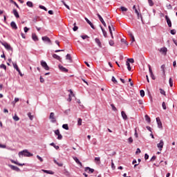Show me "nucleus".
Here are the masks:
<instances>
[{
    "label": "nucleus",
    "instance_id": "1",
    "mask_svg": "<svg viewBox=\"0 0 177 177\" xmlns=\"http://www.w3.org/2000/svg\"><path fill=\"white\" fill-rule=\"evenodd\" d=\"M19 156H24V157H32V153H30L27 149L19 152Z\"/></svg>",
    "mask_w": 177,
    "mask_h": 177
},
{
    "label": "nucleus",
    "instance_id": "2",
    "mask_svg": "<svg viewBox=\"0 0 177 177\" xmlns=\"http://www.w3.org/2000/svg\"><path fill=\"white\" fill-rule=\"evenodd\" d=\"M1 45L7 49V50H12V47L10 46V44H8V42L4 41V42H1Z\"/></svg>",
    "mask_w": 177,
    "mask_h": 177
},
{
    "label": "nucleus",
    "instance_id": "3",
    "mask_svg": "<svg viewBox=\"0 0 177 177\" xmlns=\"http://www.w3.org/2000/svg\"><path fill=\"white\" fill-rule=\"evenodd\" d=\"M41 39L45 42V44H49L50 45L52 44V41H50V39L47 36L42 37Z\"/></svg>",
    "mask_w": 177,
    "mask_h": 177
},
{
    "label": "nucleus",
    "instance_id": "4",
    "mask_svg": "<svg viewBox=\"0 0 177 177\" xmlns=\"http://www.w3.org/2000/svg\"><path fill=\"white\" fill-rule=\"evenodd\" d=\"M41 66L42 68H44L46 71H48L49 70V66H48V64H46V62L45 61H41Z\"/></svg>",
    "mask_w": 177,
    "mask_h": 177
},
{
    "label": "nucleus",
    "instance_id": "5",
    "mask_svg": "<svg viewBox=\"0 0 177 177\" xmlns=\"http://www.w3.org/2000/svg\"><path fill=\"white\" fill-rule=\"evenodd\" d=\"M54 132L57 136V139H58V140H62L63 139V136L60 134V131H59V129L55 130Z\"/></svg>",
    "mask_w": 177,
    "mask_h": 177
},
{
    "label": "nucleus",
    "instance_id": "6",
    "mask_svg": "<svg viewBox=\"0 0 177 177\" xmlns=\"http://www.w3.org/2000/svg\"><path fill=\"white\" fill-rule=\"evenodd\" d=\"M50 122L55 124L56 122V117H55V113L51 112L49 117Z\"/></svg>",
    "mask_w": 177,
    "mask_h": 177
},
{
    "label": "nucleus",
    "instance_id": "7",
    "mask_svg": "<svg viewBox=\"0 0 177 177\" xmlns=\"http://www.w3.org/2000/svg\"><path fill=\"white\" fill-rule=\"evenodd\" d=\"M157 147L159 149L160 151H162L164 147V140H160V142L157 145Z\"/></svg>",
    "mask_w": 177,
    "mask_h": 177
},
{
    "label": "nucleus",
    "instance_id": "8",
    "mask_svg": "<svg viewBox=\"0 0 177 177\" xmlns=\"http://www.w3.org/2000/svg\"><path fill=\"white\" fill-rule=\"evenodd\" d=\"M159 52H160L162 55H164V56H167V52H168V48H167V47H162L159 50Z\"/></svg>",
    "mask_w": 177,
    "mask_h": 177
},
{
    "label": "nucleus",
    "instance_id": "9",
    "mask_svg": "<svg viewBox=\"0 0 177 177\" xmlns=\"http://www.w3.org/2000/svg\"><path fill=\"white\" fill-rule=\"evenodd\" d=\"M8 167L12 169V171H16L17 172H19L20 169L13 165H8Z\"/></svg>",
    "mask_w": 177,
    "mask_h": 177
},
{
    "label": "nucleus",
    "instance_id": "10",
    "mask_svg": "<svg viewBox=\"0 0 177 177\" xmlns=\"http://www.w3.org/2000/svg\"><path fill=\"white\" fill-rule=\"evenodd\" d=\"M97 17L99 18V20L101 21L102 24H103L104 27H107L106 25V22H104V20L103 19V17H102L100 14H97Z\"/></svg>",
    "mask_w": 177,
    "mask_h": 177
},
{
    "label": "nucleus",
    "instance_id": "11",
    "mask_svg": "<svg viewBox=\"0 0 177 177\" xmlns=\"http://www.w3.org/2000/svg\"><path fill=\"white\" fill-rule=\"evenodd\" d=\"M84 171H85L86 172H88V174H93V172H95V169H91V168L89 167H85Z\"/></svg>",
    "mask_w": 177,
    "mask_h": 177
},
{
    "label": "nucleus",
    "instance_id": "12",
    "mask_svg": "<svg viewBox=\"0 0 177 177\" xmlns=\"http://www.w3.org/2000/svg\"><path fill=\"white\" fill-rule=\"evenodd\" d=\"M165 19L167 23V26H169V27H172V22L171 21V19H169V17H168V15L165 16Z\"/></svg>",
    "mask_w": 177,
    "mask_h": 177
},
{
    "label": "nucleus",
    "instance_id": "13",
    "mask_svg": "<svg viewBox=\"0 0 177 177\" xmlns=\"http://www.w3.org/2000/svg\"><path fill=\"white\" fill-rule=\"evenodd\" d=\"M156 122L158 128H162V123L161 122L160 118H156Z\"/></svg>",
    "mask_w": 177,
    "mask_h": 177
},
{
    "label": "nucleus",
    "instance_id": "14",
    "mask_svg": "<svg viewBox=\"0 0 177 177\" xmlns=\"http://www.w3.org/2000/svg\"><path fill=\"white\" fill-rule=\"evenodd\" d=\"M121 115L124 121H127L128 120V116L127 115V113H125V111H122L121 112Z\"/></svg>",
    "mask_w": 177,
    "mask_h": 177
},
{
    "label": "nucleus",
    "instance_id": "15",
    "mask_svg": "<svg viewBox=\"0 0 177 177\" xmlns=\"http://www.w3.org/2000/svg\"><path fill=\"white\" fill-rule=\"evenodd\" d=\"M86 23H88V24H89V26L91 27V28H93V30H95V26H93V24H92V22H91V21H89V19L86 17L84 18Z\"/></svg>",
    "mask_w": 177,
    "mask_h": 177
},
{
    "label": "nucleus",
    "instance_id": "16",
    "mask_svg": "<svg viewBox=\"0 0 177 177\" xmlns=\"http://www.w3.org/2000/svg\"><path fill=\"white\" fill-rule=\"evenodd\" d=\"M10 26L12 27V30H17V25L16 24V22L12 21L10 23Z\"/></svg>",
    "mask_w": 177,
    "mask_h": 177
},
{
    "label": "nucleus",
    "instance_id": "17",
    "mask_svg": "<svg viewBox=\"0 0 177 177\" xmlns=\"http://www.w3.org/2000/svg\"><path fill=\"white\" fill-rule=\"evenodd\" d=\"M73 160H74V161H75V162H76L77 164H78L80 167H82V162H81L80 161V160L78 159V158L74 156V157H73Z\"/></svg>",
    "mask_w": 177,
    "mask_h": 177
},
{
    "label": "nucleus",
    "instance_id": "18",
    "mask_svg": "<svg viewBox=\"0 0 177 177\" xmlns=\"http://www.w3.org/2000/svg\"><path fill=\"white\" fill-rule=\"evenodd\" d=\"M12 13H13L14 16H15L17 19H19V17H20V15H19V12H17V10L14 9V10H12Z\"/></svg>",
    "mask_w": 177,
    "mask_h": 177
},
{
    "label": "nucleus",
    "instance_id": "19",
    "mask_svg": "<svg viewBox=\"0 0 177 177\" xmlns=\"http://www.w3.org/2000/svg\"><path fill=\"white\" fill-rule=\"evenodd\" d=\"M95 44H97L99 48H102V42L100 41V39H99V38H95Z\"/></svg>",
    "mask_w": 177,
    "mask_h": 177
},
{
    "label": "nucleus",
    "instance_id": "20",
    "mask_svg": "<svg viewBox=\"0 0 177 177\" xmlns=\"http://www.w3.org/2000/svg\"><path fill=\"white\" fill-rule=\"evenodd\" d=\"M41 171L44 172V174H48L49 175H53L55 174V172H53L52 170L42 169Z\"/></svg>",
    "mask_w": 177,
    "mask_h": 177
},
{
    "label": "nucleus",
    "instance_id": "21",
    "mask_svg": "<svg viewBox=\"0 0 177 177\" xmlns=\"http://www.w3.org/2000/svg\"><path fill=\"white\" fill-rule=\"evenodd\" d=\"M32 39L33 41H35V42H37V41H39L38 36H37V35H36L35 33H32Z\"/></svg>",
    "mask_w": 177,
    "mask_h": 177
},
{
    "label": "nucleus",
    "instance_id": "22",
    "mask_svg": "<svg viewBox=\"0 0 177 177\" xmlns=\"http://www.w3.org/2000/svg\"><path fill=\"white\" fill-rule=\"evenodd\" d=\"M100 28L102 31L103 35L105 38H107V32H106V30H104V29L103 28V27L102 26H100Z\"/></svg>",
    "mask_w": 177,
    "mask_h": 177
},
{
    "label": "nucleus",
    "instance_id": "23",
    "mask_svg": "<svg viewBox=\"0 0 177 177\" xmlns=\"http://www.w3.org/2000/svg\"><path fill=\"white\" fill-rule=\"evenodd\" d=\"M59 70H61V71H64V73H67V71H68V69L66 68L63 66H59Z\"/></svg>",
    "mask_w": 177,
    "mask_h": 177
},
{
    "label": "nucleus",
    "instance_id": "24",
    "mask_svg": "<svg viewBox=\"0 0 177 177\" xmlns=\"http://www.w3.org/2000/svg\"><path fill=\"white\" fill-rule=\"evenodd\" d=\"M53 162H55V164L58 165V167H63V164L62 162H58V161L56 160V159H54Z\"/></svg>",
    "mask_w": 177,
    "mask_h": 177
},
{
    "label": "nucleus",
    "instance_id": "25",
    "mask_svg": "<svg viewBox=\"0 0 177 177\" xmlns=\"http://www.w3.org/2000/svg\"><path fill=\"white\" fill-rule=\"evenodd\" d=\"M169 86H170L171 87H173V86H174V80H172V77H170V78H169Z\"/></svg>",
    "mask_w": 177,
    "mask_h": 177
},
{
    "label": "nucleus",
    "instance_id": "26",
    "mask_svg": "<svg viewBox=\"0 0 177 177\" xmlns=\"http://www.w3.org/2000/svg\"><path fill=\"white\" fill-rule=\"evenodd\" d=\"M126 66H127V70L129 71H131V64H129V62L128 61H127V62H126Z\"/></svg>",
    "mask_w": 177,
    "mask_h": 177
},
{
    "label": "nucleus",
    "instance_id": "27",
    "mask_svg": "<svg viewBox=\"0 0 177 177\" xmlns=\"http://www.w3.org/2000/svg\"><path fill=\"white\" fill-rule=\"evenodd\" d=\"M53 57L54 58V59H56L57 60H60V56H59V55H57V54H53Z\"/></svg>",
    "mask_w": 177,
    "mask_h": 177
},
{
    "label": "nucleus",
    "instance_id": "28",
    "mask_svg": "<svg viewBox=\"0 0 177 177\" xmlns=\"http://www.w3.org/2000/svg\"><path fill=\"white\" fill-rule=\"evenodd\" d=\"M50 146H53L55 148V150H59V145H55L54 142L50 144Z\"/></svg>",
    "mask_w": 177,
    "mask_h": 177
},
{
    "label": "nucleus",
    "instance_id": "29",
    "mask_svg": "<svg viewBox=\"0 0 177 177\" xmlns=\"http://www.w3.org/2000/svg\"><path fill=\"white\" fill-rule=\"evenodd\" d=\"M64 175H65L66 176H70V172L65 169L64 170Z\"/></svg>",
    "mask_w": 177,
    "mask_h": 177
},
{
    "label": "nucleus",
    "instance_id": "30",
    "mask_svg": "<svg viewBox=\"0 0 177 177\" xmlns=\"http://www.w3.org/2000/svg\"><path fill=\"white\" fill-rule=\"evenodd\" d=\"M77 125L79 127H81V125H82V119H81V118L77 119Z\"/></svg>",
    "mask_w": 177,
    "mask_h": 177
},
{
    "label": "nucleus",
    "instance_id": "31",
    "mask_svg": "<svg viewBox=\"0 0 177 177\" xmlns=\"http://www.w3.org/2000/svg\"><path fill=\"white\" fill-rule=\"evenodd\" d=\"M28 117H29V119L32 121V120H34V115H31V113L29 112L28 113Z\"/></svg>",
    "mask_w": 177,
    "mask_h": 177
},
{
    "label": "nucleus",
    "instance_id": "32",
    "mask_svg": "<svg viewBox=\"0 0 177 177\" xmlns=\"http://www.w3.org/2000/svg\"><path fill=\"white\" fill-rule=\"evenodd\" d=\"M12 66H13L14 68H15V70H16L17 71H19V66H17V64H16V63H12Z\"/></svg>",
    "mask_w": 177,
    "mask_h": 177
},
{
    "label": "nucleus",
    "instance_id": "33",
    "mask_svg": "<svg viewBox=\"0 0 177 177\" xmlns=\"http://www.w3.org/2000/svg\"><path fill=\"white\" fill-rule=\"evenodd\" d=\"M10 1L11 2V3H14V5H15V6L19 9L20 7H19V5L17 4V3H16V1H13V0H10Z\"/></svg>",
    "mask_w": 177,
    "mask_h": 177
},
{
    "label": "nucleus",
    "instance_id": "34",
    "mask_svg": "<svg viewBox=\"0 0 177 177\" xmlns=\"http://www.w3.org/2000/svg\"><path fill=\"white\" fill-rule=\"evenodd\" d=\"M62 128H63L64 129H66V131H68V124H63V125H62Z\"/></svg>",
    "mask_w": 177,
    "mask_h": 177
},
{
    "label": "nucleus",
    "instance_id": "35",
    "mask_svg": "<svg viewBox=\"0 0 177 177\" xmlns=\"http://www.w3.org/2000/svg\"><path fill=\"white\" fill-rule=\"evenodd\" d=\"M26 5H27V6H28L29 8H32V6H33L32 2H31V1H27Z\"/></svg>",
    "mask_w": 177,
    "mask_h": 177
},
{
    "label": "nucleus",
    "instance_id": "36",
    "mask_svg": "<svg viewBox=\"0 0 177 177\" xmlns=\"http://www.w3.org/2000/svg\"><path fill=\"white\" fill-rule=\"evenodd\" d=\"M160 68H161L162 73L165 74V64H162V65L160 66Z\"/></svg>",
    "mask_w": 177,
    "mask_h": 177
},
{
    "label": "nucleus",
    "instance_id": "37",
    "mask_svg": "<svg viewBox=\"0 0 177 177\" xmlns=\"http://www.w3.org/2000/svg\"><path fill=\"white\" fill-rule=\"evenodd\" d=\"M12 118L14 121H19V120H20V118H19V116H17V115H15Z\"/></svg>",
    "mask_w": 177,
    "mask_h": 177
},
{
    "label": "nucleus",
    "instance_id": "38",
    "mask_svg": "<svg viewBox=\"0 0 177 177\" xmlns=\"http://www.w3.org/2000/svg\"><path fill=\"white\" fill-rule=\"evenodd\" d=\"M66 60H70V62H71V55L70 54H67L66 56Z\"/></svg>",
    "mask_w": 177,
    "mask_h": 177
},
{
    "label": "nucleus",
    "instance_id": "39",
    "mask_svg": "<svg viewBox=\"0 0 177 177\" xmlns=\"http://www.w3.org/2000/svg\"><path fill=\"white\" fill-rule=\"evenodd\" d=\"M127 62L129 63H135V60L133 59V58H128Z\"/></svg>",
    "mask_w": 177,
    "mask_h": 177
},
{
    "label": "nucleus",
    "instance_id": "40",
    "mask_svg": "<svg viewBox=\"0 0 177 177\" xmlns=\"http://www.w3.org/2000/svg\"><path fill=\"white\" fill-rule=\"evenodd\" d=\"M145 120L147 122H148L149 123H150L151 120H150V117L148 116V115H145Z\"/></svg>",
    "mask_w": 177,
    "mask_h": 177
},
{
    "label": "nucleus",
    "instance_id": "41",
    "mask_svg": "<svg viewBox=\"0 0 177 177\" xmlns=\"http://www.w3.org/2000/svg\"><path fill=\"white\" fill-rule=\"evenodd\" d=\"M120 9H121L122 12H127L128 11V8H127L124 6L120 7Z\"/></svg>",
    "mask_w": 177,
    "mask_h": 177
},
{
    "label": "nucleus",
    "instance_id": "42",
    "mask_svg": "<svg viewBox=\"0 0 177 177\" xmlns=\"http://www.w3.org/2000/svg\"><path fill=\"white\" fill-rule=\"evenodd\" d=\"M140 93L141 97H145V91L144 90H140Z\"/></svg>",
    "mask_w": 177,
    "mask_h": 177
},
{
    "label": "nucleus",
    "instance_id": "43",
    "mask_svg": "<svg viewBox=\"0 0 177 177\" xmlns=\"http://www.w3.org/2000/svg\"><path fill=\"white\" fill-rule=\"evenodd\" d=\"M148 3H149V6H153V5H154L153 0H148Z\"/></svg>",
    "mask_w": 177,
    "mask_h": 177
},
{
    "label": "nucleus",
    "instance_id": "44",
    "mask_svg": "<svg viewBox=\"0 0 177 177\" xmlns=\"http://www.w3.org/2000/svg\"><path fill=\"white\" fill-rule=\"evenodd\" d=\"M128 142L129 145H131V143H133V139L132 138V137L129 138Z\"/></svg>",
    "mask_w": 177,
    "mask_h": 177
},
{
    "label": "nucleus",
    "instance_id": "45",
    "mask_svg": "<svg viewBox=\"0 0 177 177\" xmlns=\"http://www.w3.org/2000/svg\"><path fill=\"white\" fill-rule=\"evenodd\" d=\"M121 42L128 46V42H127V40H125V39H121Z\"/></svg>",
    "mask_w": 177,
    "mask_h": 177
},
{
    "label": "nucleus",
    "instance_id": "46",
    "mask_svg": "<svg viewBox=\"0 0 177 177\" xmlns=\"http://www.w3.org/2000/svg\"><path fill=\"white\" fill-rule=\"evenodd\" d=\"M0 68H3V70L6 71V65L1 64L0 65Z\"/></svg>",
    "mask_w": 177,
    "mask_h": 177
},
{
    "label": "nucleus",
    "instance_id": "47",
    "mask_svg": "<svg viewBox=\"0 0 177 177\" xmlns=\"http://www.w3.org/2000/svg\"><path fill=\"white\" fill-rule=\"evenodd\" d=\"M160 92L161 95H164V96L166 95L165 91H164V89L160 88Z\"/></svg>",
    "mask_w": 177,
    "mask_h": 177
},
{
    "label": "nucleus",
    "instance_id": "48",
    "mask_svg": "<svg viewBox=\"0 0 177 177\" xmlns=\"http://www.w3.org/2000/svg\"><path fill=\"white\" fill-rule=\"evenodd\" d=\"M111 106L112 107V110H113V111H117V108L115 107V106H114L113 104H111Z\"/></svg>",
    "mask_w": 177,
    "mask_h": 177
},
{
    "label": "nucleus",
    "instance_id": "49",
    "mask_svg": "<svg viewBox=\"0 0 177 177\" xmlns=\"http://www.w3.org/2000/svg\"><path fill=\"white\" fill-rule=\"evenodd\" d=\"M170 33L171 34V35H175V34H176V30L173 29L170 31Z\"/></svg>",
    "mask_w": 177,
    "mask_h": 177
},
{
    "label": "nucleus",
    "instance_id": "50",
    "mask_svg": "<svg viewBox=\"0 0 177 177\" xmlns=\"http://www.w3.org/2000/svg\"><path fill=\"white\" fill-rule=\"evenodd\" d=\"M162 107L163 110H167V105L165 104V103L164 102L162 104Z\"/></svg>",
    "mask_w": 177,
    "mask_h": 177
},
{
    "label": "nucleus",
    "instance_id": "51",
    "mask_svg": "<svg viewBox=\"0 0 177 177\" xmlns=\"http://www.w3.org/2000/svg\"><path fill=\"white\" fill-rule=\"evenodd\" d=\"M75 23L73 24L74 27L73 28V31H77L78 30V26H75Z\"/></svg>",
    "mask_w": 177,
    "mask_h": 177
},
{
    "label": "nucleus",
    "instance_id": "52",
    "mask_svg": "<svg viewBox=\"0 0 177 177\" xmlns=\"http://www.w3.org/2000/svg\"><path fill=\"white\" fill-rule=\"evenodd\" d=\"M112 82H114V84H117V80H115V77L114 76L112 77Z\"/></svg>",
    "mask_w": 177,
    "mask_h": 177
},
{
    "label": "nucleus",
    "instance_id": "53",
    "mask_svg": "<svg viewBox=\"0 0 177 177\" xmlns=\"http://www.w3.org/2000/svg\"><path fill=\"white\" fill-rule=\"evenodd\" d=\"M39 8L40 9H43L44 10H45L46 12V10H48V9H46V8L44 6H39Z\"/></svg>",
    "mask_w": 177,
    "mask_h": 177
},
{
    "label": "nucleus",
    "instance_id": "54",
    "mask_svg": "<svg viewBox=\"0 0 177 177\" xmlns=\"http://www.w3.org/2000/svg\"><path fill=\"white\" fill-rule=\"evenodd\" d=\"M62 3L64 5V6H66L67 9L70 10V6L66 4V2H64V1H62Z\"/></svg>",
    "mask_w": 177,
    "mask_h": 177
},
{
    "label": "nucleus",
    "instance_id": "55",
    "mask_svg": "<svg viewBox=\"0 0 177 177\" xmlns=\"http://www.w3.org/2000/svg\"><path fill=\"white\" fill-rule=\"evenodd\" d=\"M109 43L110 46H114V41H113V40H110Z\"/></svg>",
    "mask_w": 177,
    "mask_h": 177
},
{
    "label": "nucleus",
    "instance_id": "56",
    "mask_svg": "<svg viewBox=\"0 0 177 177\" xmlns=\"http://www.w3.org/2000/svg\"><path fill=\"white\" fill-rule=\"evenodd\" d=\"M137 16H138V19H141L142 21H143V19L142 17V14L139 13V15H137Z\"/></svg>",
    "mask_w": 177,
    "mask_h": 177
},
{
    "label": "nucleus",
    "instance_id": "57",
    "mask_svg": "<svg viewBox=\"0 0 177 177\" xmlns=\"http://www.w3.org/2000/svg\"><path fill=\"white\" fill-rule=\"evenodd\" d=\"M37 158H38V160H39V161H40L41 162H42V161H44V159H42V158H41V156H39V155H37Z\"/></svg>",
    "mask_w": 177,
    "mask_h": 177
},
{
    "label": "nucleus",
    "instance_id": "58",
    "mask_svg": "<svg viewBox=\"0 0 177 177\" xmlns=\"http://www.w3.org/2000/svg\"><path fill=\"white\" fill-rule=\"evenodd\" d=\"M29 30H30V28H28L27 27H24V32H28Z\"/></svg>",
    "mask_w": 177,
    "mask_h": 177
},
{
    "label": "nucleus",
    "instance_id": "59",
    "mask_svg": "<svg viewBox=\"0 0 177 177\" xmlns=\"http://www.w3.org/2000/svg\"><path fill=\"white\" fill-rule=\"evenodd\" d=\"M0 149H6V145L0 144Z\"/></svg>",
    "mask_w": 177,
    "mask_h": 177
},
{
    "label": "nucleus",
    "instance_id": "60",
    "mask_svg": "<svg viewBox=\"0 0 177 177\" xmlns=\"http://www.w3.org/2000/svg\"><path fill=\"white\" fill-rule=\"evenodd\" d=\"M81 38H82V39H86V38H89V37H88V35H82Z\"/></svg>",
    "mask_w": 177,
    "mask_h": 177
},
{
    "label": "nucleus",
    "instance_id": "61",
    "mask_svg": "<svg viewBox=\"0 0 177 177\" xmlns=\"http://www.w3.org/2000/svg\"><path fill=\"white\" fill-rule=\"evenodd\" d=\"M111 168H112V169H115V165H114V162H113V160L111 162Z\"/></svg>",
    "mask_w": 177,
    "mask_h": 177
},
{
    "label": "nucleus",
    "instance_id": "62",
    "mask_svg": "<svg viewBox=\"0 0 177 177\" xmlns=\"http://www.w3.org/2000/svg\"><path fill=\"white\" fill-rule=\"evenodd\" d=\"M72 98H71V94L68 95V102H71Z\"/></svg>",
    "mask_w": 177,
    "mask_h": 177
},
{
    "label": "nucleus",
    "instance_id": "63",
    "mask_svg": "<svg viewBox=\"0 0 177 177\" xmlns=\"http://www.w3.org/2000/svg\"><path fill=\"white\" fill-rule=\"evenodd\" d=\"M139 153H140V149L138 148L136 151V154H139Z\"/></svg>",
    "mask_w": 177,
    "mask_h": 177
},
{
    "label": "nucleus",
    "instance_id": "64",
    "mask_svg": "<svg viewBox=\"0 0 177 177\" xmlns=\"http://www.w3.org/2000/svg\"><path fill=\"white\" fill-rule=\"evenodd\" d=\"M145 160H149V154L145 153Z\"/></svg>",
    "mask_w": 177,
    "mask_h": 177
}]
</instances>
